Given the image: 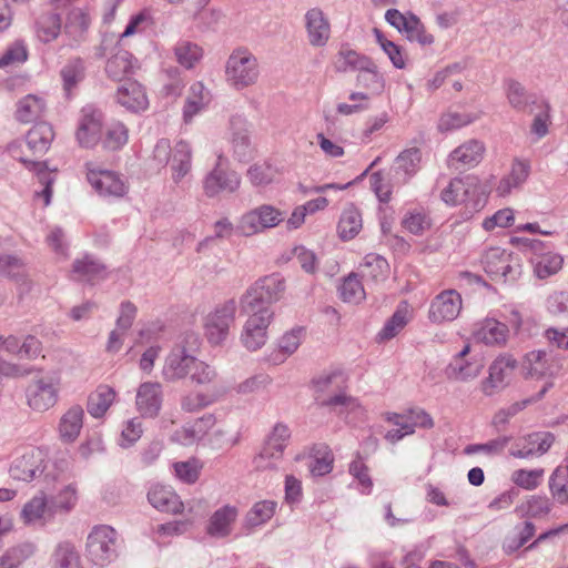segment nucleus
<instances>
[{
	"label": "nucleus",
	"mask_w": 568,
	"mask_h": 568,
	"mask_svg": "<svg viewBox=\"0 0 568 568\" xmlns=\"http://www.w3.org/2000/svg\"><path fill=\"white\" fill-rule=\"evenodd\" d=\"M409 41H416L422 45H429L434 42V37L426 32V29L419 18L408 13V21L403 32Z\"/></svg>",
	"instance_id": "nucleus-57"
},
{
	"label": "nucleus",
	"mask_w": 568,
	"mask_h": 568,
	"mask_svg": "<svg viewBox=\"0 0 568 568\" xmlns=\"http://www.w3.org/2000/svg\"><path fill=\"white\" fill-rule=\"evenodd\" d=\"M51 511L57 514H69L74 509L78 503V488L75 484L64 486L50 500Z\"/></svg>",
	"instance_id": "nucleus-50"
},
{
	"label": "nucleus",
	"mask_w": 568,
	"mask_h": 568,
	"mask_svg": "<svg viewBox=\"0 0 568 568\" xmlns=\"http://www.w3.org/2000/svg\"><path fill=\"white\" fill-rule=\"evenodd\" d=\"M555 443L550 432H534L519 438L510 448L509 454L515 458L528 459L545 455Z\"/></svg>",
	"instance_id": "nucleus-15"
},
{
	"label": "nucleus",
	"mask_w": 568,
	"mask_h": 568,
	"mask_svg": "<svg viewBox=\"0 0 568 568\" xmlns=\"http://www.w3.org/2000/svg\"><path fill=\"white\" fill-rule=\"evenodd\" d=\"M128 128L122 122L114 121L106 125L104 133L101 134L100 142L104 150L118 151L128 143Z\"/></svg>",
	"instance_id": "nucleus-46"
},
{
	"label": "nucleus",
	"mask_w": 568,
	"mask_h": 568,
	"mask_svg": "<svg viewBox=\"0 0 568 568\" xmlns=\"http://www.w3.org/2000/svg\"><path fill=\"white\" fill-rule=\"evenodd\" d=\"M547 392V387H544L536 397H532V398H527V399H524V400H520V402H516L514 404H511L510 406L506 407V408H501L499 409L494 418H493V424L494 426L496 427H499V426H505L509 419L511 417H514L515 415H517L519 412H521L523 409H525L530 403L532 402H536L538 399H540L545 393Z\"/></svg>",
	"instance_id": "nucleus-59"
},
{
	"label": "nucleus",
	"mask_w": 568,
	"mask_h": 568,
	"mask_svg": "<svg viewBox=\"0 0 568 568\" xmlns=\"http://www.w3.org/2000/svg\"><path fill=\"white\" fill-rule=\"evenodd\" d=\"M442 200L449 205L466 203L479 211L486 203L485 193L475 179H453L442 192Z\"/></svg>",
	"instance_id": "nucleus-9"
},
{
	"label": "nucleus",
	"mask_w": 568,
	"mask_h": 568,
	"mask_svg": "<svg viewBox=\"0 0 568 568\" xmlns=\"http://www.w3.org/2000/svg\"><path fill=\"white\" fill-rule=\"evenodd\" d=\"M303 337L304 328L300 326L284 333L277 342L278 351L274 354L272 361L275 364L283 363L288 356L297 351Z\"/></svg>",
	"instance_id": "nucleus-42"
},
{
	"label": "nucleus",
	"mask_w": 568,
	"mask_h": 568,
	"mask_svg": "<svg viewBox=\"0 0 568 568\" xmlns=\"http://www.w3.org/2000/svg\"><path fill=\"white\" fill-rule=\"evenodd\" d=\"M116 101L133 112L145 110L148 106V98L143 87L131 80L125 81L118 88Z\"/></svg>",
	"instance_id": "nucleus-30"
},
{
	"label": "nucleus",
	"mask_w": 568,
	"mask_h": 568,
	"mask_svg": "<svg viewBox=\"0 0 568 568\" xmlns=\"http://www.w3.org/2000/svg\"><path fill=\"white\" fill-rule=\"evenodd\" d=\"M407 322V310L397 308L378 333L379 341H388L395 337L405 327Z\"/></svg>",
	"instance_id": "nucleus-62"
},
{
	"label": "nucleus",
	"mask_w": 568,
	"mask_h": 568,
	"mask_svg": "<svg viewBox=\"0 0 568 568\" xmlns=\"http://www.w3.org/2000/svg\"><path fill=\"white\" fill-rule=\"evenodd\" d=\"M214 424L215 418L213 415H205L176 429L172 435V440L183 446H191L202 439Z\"/></svg>",
	"instance_id": "nucleus-27"
},
{
	"label": "nucleus",
	"mask_w": 568,
	"mask_h": 568,
	"mask_svg": "<svg viewBox=\"0 0 568 568\" xmlns=\"http://www.w3.org/2000/svg\"><path fill=\"white\" fill-rule=\"evenodd\" d=\"M85 170L88 182L101 197L115 200L128 193L126 182L116 172L101 169L92 162L85 164Z\"/></svg>",
	"instance_id": "nucleus-8"
},
{
	"label": "nucleus",
	"mask_w": 568,
	"mask_h": 568,
	"mask_svg": "<svg viewBox=\"0 0 568 568\" xmlns=\"http://www.w3.org/2000/svg\"><path fill=\"white\" fill-rule=\"evenodd\" d=\"M544 474L545 470L542 468L517 469L511 473L510 479L523 489L534 490L540 485Z\"/></svg>",
	"instance_id": "nucleus-60"
},
{
	"label": "nucleus",
	"mask_w": 568,
	"mask_h": 568,
	"mask_svg": "<svg viewBox=\"0 0 568 568\" xmlns=\"http://www.w3.org/2000/svg\"><path fill=\"white\" fill-rule=\"evenodd\" d=\"M484 143L478 140H469L456 148L448 159L450 166L456 169H466L477 165L484 156Z\"/></svg>",
	"instance_id": "nucleus-26"
},
{
	"label": "nucleus",
	"mask_w": 568,
	"mask_h": 568,
	"mask_svg": "<svg viewBox=\"0 0 568 568\" xmlns=\"http://www.w3.org/2000/svg\"><path fill=\"white\" fill-rule=\"evenodd\" d=\"M277 169L268 162L255 163L247 170V178L255 186H264L272 183L276 175Z\"/></svg>",
	"instance_id": "nucleus-58"
},
{
	"label": "nucleus",
	"mask_w": 568,
	"mask_h": 568,
	"mask_svg": "<svg viewBox=\"0 0 568 568\" xmlns=\"http://www.w3.org/2000/svg\"><path fill=\"white\" fill-rule=\"evenodd\" d=\"M103 121L102 111L94 105L88 104L81 109L75 138L82 148L91 149L100 143Z\"/></svg>",
	"instance_id": "nucleus-14"
},
{
	"label": "nucleus",
	"mask_w": 568,
	"mask_h": 568,
	"mask_svg": "<svg viewBox=\"0 0 568 568\" xmlns=\"http://www.w3.org/2000/svg\"><path fill=\"white\" fill-rule=\"evenodd\" d=\"M344 383L343 374L339 372L320 376L315 381V387L318 393L316 398L321 402V405L331 407L338 414L358 407L357 400L344 393Z\"/></svg>",
	"instance_id": "nucleus-4"
},
{
	"label": "nucleus",
	"mask_w": 568,
	"mask_h": 568,
	"mask_svg": "<svg viewBox=\"0 0 568 568\" xmlns=\"http://www.w3.org/2000/svg\"><path fill=\"white\" fill-rule=\"evenodd\" d=\"M85 556L95 566L105 567L118 557V534L109 525L94 526L87 537Z\"/></svg>",
	"instance_id": "nucleus-3"
},
{
	"label": "nucleus",
	"mask_w": 568,
	"mask_h": 568,
	"mask_svg": "<svg viewBox=\"0 0 568 568\" xmlns=\"http://www.w3.org/2000/svg\"><path fill=\"white\" fill-rule=\"evenodd\" d=\"M372 59L361 54L357 51L342 47L334 60V69L336 72L346 73L353 71H362L371 65Z\"/></svg>",
	"instance_id": "nucleus-37"
},
{
	"label": "nucleus",
	"mask_w": 568,
	"mask_h": 568,
	"mask_svg": "<svg viewBox=\"0 0 568 568\" xmlns=\"http://www.w3.org/2000/svg\"><path fill=\"white\" fill-rule=\"evenodd\" d=\"M45 109L43 99L36 94H28L19 100L16 116L20 122L29 123L39 119Z\"/></svg>",
	"instance_id": "nucleus-44"
},
{
	"label": "nucleus",
	"mask_w": 568,
	"mask_h": 568,
	"mask_svg": "<svg viewBox=\"0 0 568 568\" xmlns=\"http://www.w3.org/2000/svg\"><path fill=\"white\" fill-rule=\"evenodd\" d=\"M260 63L255 54L245 47L235 48L224 67L226 83L234 90H243L257 83Z\"/></svg>",
	"instance_id": "nucleus-2"
},
{
	"label": "nucleus",
	"mask_w": 568,
	"mask_h": 568,
	"mask_svg": "<svg viewBox=\"0 0 568 568\" xmlns=\"http://www.w3.org/2000/svg\"><path fill=\"white\" fill-rule=\"evenodd\" d=\"M72 272L79 281L94 283L105 276V266L91 255L73 262Z\"/></svg>",
	"instance_id": "nucleus-39"
},
{
	"label": "nucleus",
	"mask_w": 568,
	"mask_h": 568,
	"mask_svg": "<svg viewBox=\"0 0 568 568\" xmlns=\"http://www.w3.org/2000/svg\"><path fill=\"white\" fill-rule=\"evenodd\" d=\"M359 275L368 281H383L387 277L388 263L377 254H367L358 267Z\"/></svg>",
	"instance_id": "nucleus-45"
},
{
	"label": "nucleus",
	"mask_w": 568,
	"mask_h": 568,
	"mask_svg": "<svg viewBox=\"0 0 568 568\" xmlns=\"http://www.w3.org/2000/svg\"><path fill=\"white\" fill-rule=\"evenodd\" d=\"M549 491L559 505H568V466H558L549 477Z\"/></svg>",
	"instance_id": "nucleus-49"
},
{
	"label": "nucleus",
	"mask_w": 568,
	"mask_h": 568,
	"mask_svg": "<svg viewBox=\"0 0 568 568\" xmlns=\"http://www.w3.org/2000/svg\"><path fill=\"white\" fill-rule=\"evenodd\" d=\"M195 358L184 345L174 346L165 358L162 369L164 379L174 382L189 376Z\"/></svg>",
	"instance_id": "nucleus-20"
},
{
	"label": "nucleus",
	"mask_w": 568,
	"mask_h": 568,
	"mask_svg": "<svg viewBox=\"0 0 568 568\" xmlns=\"http://www.w3.org/2000/svg\"><path fill=\"white\" fill-rule=\"evenodd\" d=\"M48 467L47 456L40 448H30L21 456L16 457L9 468L12 479L30 483L43 476L47 483L55 481L58 475L45 473Z\"/></svg>",
	"instance_id": "nucleus-6"
},
{
	"label": "nucleus",
	"mask_w": 568,
	"mask_h": 568,
	"mask_svg": "<svg viewBox=\"0 0 568 568\" xmlns=\"http://www.w3.org/2000/svg\"><path fill=\"white\" fill-rule=\"evenodd\" d=\"M551 510V503L548 497L534 495L525 503L517 506L516 511L520 517L539 518L548 515Z\"/></svg>",
	"instance_id": "nucleus-52"
},
{
	"label": "nucleus",
	"mask_w": 568,
	"mask_h": 568,
	"mask_svg": "<svg viewBox=\"0 0 568 568\" xmlns=\"http://www.w3.org/2000/svg\"><path fill=\"white\" fill-rule=\"evenodd\" d=\"M51 505L44 491L40 490L24 504L20 511V519L27 526L43 527L54 518Z\"/></svg>",
	"instance_id": "nucleus-21"
},
{
	"label": "nucleus",
	"mask_w": 568,
	"mask_h": 568,
	"mask_svg": "<svg viewBox=\"0 0 568 568\" xmlns=\"http://www.w3.org/2000/svg\"><path fill=\"white\" fill-rule=\"evenodd\" d=\"M230 130L234 154L240 161L246 160L252 153L251 131L247 120L241 114L233 115L230 119Z\"/></svg>",
	"instance_id": "nucleus-25"
},
{
	"label": "nucleus",
	"mask_w": 568,
	"mask_h": 568,
	"mask_svg": "<svg viewBox=\"0 0 568 568\" xmlns=\"http://www.w3.org/2000/svg\"><path fill=\"white\" fill-rule=\"evenodd\" d=\"M85 61L80 57L70 58L60 70L63 89L71 93L85 78Z\"/></svg>",
	"instance_id": "nucleus-41"
},
{
	"label": "nucleus",
	"mask_w": 568,
	"mask_h": 568,
	"mask_svg": "<svg viewBox=\"0 0 568 568\" xmlns=\"http://www.w3.org/2000/svg\"><path fill=\"white\" fill-rule=\"evenodd\" d=\"M284 220V214L276 207L263 204L243 214L236 230L244 236H251L266 229L278 225Z\"/></svg>",
	"instance_id": "nucleus-11"
},
{
	"label": "nucleus",
	"mask_w": 568,
	"mask_h": 568,
	"mask_svg": "<svg viewBox=\"0 0 568 568\" xmlns=\"http://www.w3.org/2000/svg\"><path fill=\"white\" fill-rule=\"evenodd\" d=\"M339 295L344 302L358 303L365 297V290L357 274L348 275L339 286Z\"/></svg>",
	"instance_id": "nucleus-61"
},
{
	"label": "nucleus",
	"mask_w": 568,
	"mask_h": 568,
	"mask_svg": "<svg viewBox=\"0 0 568 568\" xmlns=\"http://www.w3.org/2000/svg\"><path fill=\"white\" fill-rule=\"evenodd\" d=\"M276 503L263 500L256 503L246 515V521L250 526H258L267 521L275 513Z\"/></svg>",
	"instance_id": "nucleus-63"
},
{
	"label": "nucleus",
	"mask_w": 568,
	"mask_h": 568,
	"mask_svg": "<svg viewBox=\"0 0 568 568\" xmlns=\"http://www.w3.org/2000/svg\"><path fill=\"white\" fill-rule=\"evenodd\" d=\"M284 290L283 276L271 274L258 278L240 297L241 312L248 315L240 336L246 349L254 352L266 343L267 328L274 317L271 305L282 297Z\"/></svg>",
	"instance_id": "nucleus-1"
},
{
	"label": "nucleus",
	"mask_w": 568,
	"mask_h": 568,
	"mask_svg": "<svg viewBox=\"0 0 568 568\" xmlns=\"http://www.w3.org/2000/svg\"><path fill=\"white\" fill-rule=\"evenodd\" d=\"M84 410L80 405L71 406L62 414L58 424L59 438L63 443H73L78 439L83 427Z\"/></svg>",
	"instance_id": "nucleus-28"
},
{
	"label": "nucleus",
	"mask_w": 568,
	"mask_h": 568,
	"mask_svg": "<svg viewBox=\"0 0 568 568\" xmlns=\"http://www.w3.org/2000/svg\"><path fill=\"white\" fill-rule=\"evenodd\" d=\"M148 499L154 508L161 511L179 514L183 509L180 497L169 486H152L148 493Z\"/></svg>",
	"instance_id": "nucleus-32"
},
{
	"label": "nucleus",
	"mask_w": 568,
	"mask_h": 568,
	"mask_svg": "<svg viewBox=\"0 0 568 568\" xmlns=\"http://www.w3.org/2000/svg\"><path fill=\"white\" fill-rule=\"evenodd\" d=\"M132 70V54L124 50H120L114 53L105 64L106 75L114 81L125 79Z\"/></svg>",
	"instance_id": "nucleus-48"
},
{
	"label": "nucleus",
	"mask_w": 568,
	"mask_h": 568,
	"mask_svg": "<svg viewBox=\"0 0 568 568\" xmlns=\"http://www.w3.org/2000/svg\"><path fill=\"white\" fill-rule=\"evenodd\" d=\"M357 85L367 89L372 94H379L385 87L384 77L378 72L377 65L371 61L367 69H363L356 77Z\"/></svg>",
	"instance_id": "nucleus-54"
},
{
	"label": "nucleus",
	"mask_w": 568,
	"mask_h": 568,
	"mask_svg": "<svg viewBox=\"0 0 568 568\" xmlns=\"http://www.w3.org/2000/svg\"><path fill=\"white\" fill-rule=\"evenodd\" d=\"M530 165L527 161L515 160L508 175L504 176L497 185L496 192L499 196H506L513 190L519 189L529 176Z\"/></svg>",
	"instance_id": "nucleus-36"
},
{
	"label": "nucleus",
	"mask_w": 568,
	"mask_h": 568,
	"mask_svg": "<svg viewBox=\"0 0 568 568\" xmlns=\"http://www.w3.org/2000/svg\"><path fill=\"white\" fill-rule=\"evenodd\" d=\"M18 160L24 164V166L34 172L38 182L43 185L40 192H36L38 197H43L44 205L48 206L51 202L52 196V184L55 181L54 171L49 170L47 162L36 161L27 155L18 158Z\"/></svg>",
	"instance_id": "nucleus-29"
},
{
	"label": "nucleus",
	"mask_w": 568,
	"mask_h": 568,
	"mask_svg": "<svg viewBox=\"0 0 568 568\" xmlns=\"http://www.w3.org/2000/svg\"><path fill=\"white\" fill-rule=\"evenodd\" d=\"M517 241H520L525 247L532 252L530 262L538 278H548L561 270L562 256L551 251H545L544 242L531 239H517Z\"/></svg>",
	"instance_id": "nucleus-12"
},
{
	"label": "nucleus",
	"mask_w": 568,
	"mask_h": 568,
	"mask_svg": "<svg viewBox=\"0 0 568 568\" xmlns=\"http://www.w3.org/2000/svg\"><path fill=\"white\" fill-rule=\"evenodd\" d=\"M192 168V149L185 141H180L173 149L171 170L174 183H180Z\"/></svg>",
	"instance_id": "nucleus-38"
},
{
	"label": "nucleus",
	"mask_w": 568,
	"mask_h": 568,
	"mask_svg": "<svg viewBox=\"0 0 568 568\" xmlns=\"http://www.w3.org/2000/svg\"><path fill=\"white\" fill-rule=\"evenodd\" d=\"M462 310V296L455 290H447L438 294L429 307V320L433 323L454 321Z\"/></svg>",
	"instance_id": "nucleus-19"
},
{
	"label": "nucleus",
	"mask_w": 568,
	"mask_h": 568,
	"mask_svg": "<svg viewBox=\"0 0 568 568\" xmlns=\"http://www.w3.org/2000/svg\"><path fill=\"white\" fill-rule=\"evenodd\" d=\"M422 152L417 148L404 150L396 158L392 172L394 183L405 185L418 172L420 168Z\"/></svg>",
	"instance_id": "nucleus-24"
},
{
	"label": "nucleus",
	"mask_w": 568,
	"mask_h": 568,
	"mask_svg": "<svg viewBox=\"0 0 568 568\" xmlns=\"http://www.w3.org/2000/svg\"><path fill=\"white\" fill-rule=\"evenodd\" d=\"M37 34L42 42H50L58 38L61 30V19L55 12L41 14L37 20Z\"/></svg>",
	"instance_id": "nucleus-51"
},
{
	"label": "nucleus",
	"mask_w": 568,
	"mask_h": 568,
	"mask_svg": "<svg viewBox=\"0 0 568 568\" xmlns=\"http://www.w3.org/2000/svg\"><path fill=\"white\" fill-rule=\"evenodd\" d=\"M363 221L359 211L354 205H348L342 212L338 222V234L342 240L354 239L362 230Z\"/></svg>",
	"instance_id": "nucleus-47"
},
{
	"label": "nucleus",
	"mask_w": 568,
	"mask_h": 568,
	"mask_svg": "<svg viewBox=\"0 0 568 568\" xmlns=\"http://www.w3.org/2000/svg\"><path fill=\"white\" fill-rule=\"evenodd\" d=\"M305 28L311 45L324 47L328 42L331 24L320 8H312L306 11Z\"/></svg>",
	"instance_id": "nucleus-23"
},
{
	"label": "nucleus",
	"mask_w": 568,
	"mask_h": 568,
	"mask_svg": "<svg viewBox=\"0 0 568 568\" xmlns=\"http://www.w3.org/2000/svg\"><path fill=\"white\" fill-rule=\"evenodd\" d=\"M211 102V93L202 82H194L187 92L183 106V120L190 123L195 115L205 110Z\"/></svg>",
	"instance_id": "nucleus-34"
},
{
	"label": "nucleus",
	"mask_w": 568,
	"mask_h": 568,
	"mask_svg": "<svg viewBox=\"0 0 568 568\" xmlns=\"http://www.w3.org/2000/svg\"><path fill=\"white\" fill-rule=\"evenodd\" d=\"M476 120L470 113L447 112L443 114L438 122V129L442 132L460 129Z\"/></svg>",
	"instance_id": "nucleus-64"
},
{
	"label": "nucleus",
	"mask_w": 568,
	"mask_h": 568,
	"mask_svg": "<svg viewBox=\"0 0 568 568\" xmlns=\"http://www.w3.org/2000/svg\"><path fill=\"white\" fill-rule=\"evenodd\" d=\"M115 390L108 385H99L88 398L87 409L94 418L102 417L115 399Z\"/></svg>",
	"instance_id": "nucleus-40"
},
{
	"label": "nucleus",
	"mask_w": 568,
	"mask_h": 568,
	"mask_svg": "<svg viewBox=\"0 0 568 568\" xmlns=\"http://www.w3.org/2000/svg\"><path fill=\"white\" fill-rule=\"evenodd\" d=\"M222 156H219L217 163L203 181L204 193L209 197H214L221 192H235L241 184L240 175L234 171H227L222 168Z\"/></svg>",
	"instance_id": "nucleus-16"
},
{
	"label": "nucleus",
	"mask_w": 568,
	"mask_h": 568,
	"mask_svg": "<svg viewBox=\"0 0 568 568\" xmlns=\"http://www.w3.org/2000/svg\"><path fill=\"white\" fill-rule=\"evenodd\" d=\"M54 138L52 126L47 122L33 125L26 135L24 144L33 155H43Z\"/></svg>",
	"instance_id": "nucleus-35"
},
{
	"label": "nucleus",
	"mask_w": 568,
	"mask_h": 568,
	"mask_svg": "<svg viewBox=\"0 0 568 568\" xmlns=\"http://www.w3.org/2000/svg\"><path fill=\"white\" fill-rule=\"evenodd\" d=\"M28 59V50L23 41H14L9 44L0 55V69L14 68Z\"/></svg>",
	"instance_id": "nucleus-56"
},
{
	"label": "nucleus",
	"mask_w": 568,
	"mask_h": 568,
	"mask_svg": "<svg viewBox=\"0 0 568 568\" xmlns=\"http://www.w3.org/2000/svg\"><path fill=\"white\" fill-rule=\"evenodd\" d=\"M508 332L506 324L495 318H485L476 325L474 337L486 345H504Z\"/></svg>",
	"instance_id": "nucleus-33"
},
{
	"label": "nucleus",
	"mask_w": 568,
	"mask_h": 568,
	"mask_svg": "<svg viewBox=\"0 0 568 568\" xmlns=\"http://www.w3.org/2000/svg\"><path fill=\"white\" fill-rule=\"evenodd\" d=\"M54 568H82L75 547L70 542H61L53 554Z\"/></svg>",
	"instance_id": "nucleus-55"
},
{
	"label": "nucleus",
	"mask_w": 568,
	"mask_h": 568,
	"mask_svg": "<svg viewBox=\"0 0 568 568\" xmlns=\"http://www.w3.org/2000/svg\"><path fill=\"white\" fill-rule=\"evenodd\" d=\"M505 91L508 103L517 111H525L530 103L535 102L524 85L516 80H507Z\"/></svg>",
	"instance_id": "nucleus-53"
},
{
	"label": "nucleus",
	"mask_w": 568,
	"mask_h": 568,
	"mask_svg": "<svg viewBox=\"0 0 568 568\" xmlns=\"http://www.w3.org/2000/svg\"><path fill=\"white\" fill-rule=\"evenodd\" d=\"M291 437V430L287 425L277 423L267 436L261 453L254 458V464L258 469L273 468L276 462L282 459L284 449Z\"/></svg>",
	"instance_id": "nucleus-13"
},
{
	"label": "nucleus",
	"mask_w": 568,
	"mask_h": 568,
	"mask_svg": "<svg viewBox=\"0 0 568 568\" xmlns=\"http://www.w3.org/2000/svg\"><path fill=\"white\" fill-rule=\"evenodd\" d=\"M174 57L185 69L194 68L203 58V49L195 42L179 40L173 48Z\"/></svg>",
	"instance_id": "nucleus-43"
},
{
	"label": "nucleus",
	"mask_w": 568,
	"mask_h": 568,
	"mask_svg": "<svg viewBox=\"0 0 568 568\" xmlns=\"http://www.w3.org/2000/svg\"><path fill=\"white\" fill-rule=\"evenodd\" d=\"M237 303L234 298L217 304L203 318V329L207 342L219 346L224 344L235 322Z\"/></svg>",
	"instance_id": "nucleus-5"
},
{
	"label": "nucleus",
	"mask_w": 568,
	"mask_h": 568,
	"mask_svg": "<svg viewBox=\"0 0 568 568\" xmlns=\"http://www.w3.org/2000/svg\"><path fill=\"white\" fill-rule=\"evenodd\" d=\"M484 271L493 281L514 282L521 273L517 256L501 247H490L481 256Z\"/></svg>",
	"instance_id": "nucleus-7"
},
{
	"label": "nucleus",
	"mask_w": 568,
	"mask_h": 568,
	"mask_svg": "<svg viewBox=\"0 0 568 568\" xmlns=\"http://www.w3.org/2000/svg\"><path fill=\"white\" fill-rule=\"evenodd\" d=\"M237 515V508L231 505L216 509L209 520L206 532L214 538L227 537L232 531V526Z\"/></svg>",
	"instance_id": "nucleus-31"
},
{
	"label": "nucleus",
	"mask_w": 568,
	"mask_h": 568,
	"mask_svg": "<svg viewBox=\"0 0 568 568\" xmlns=\"http://www.w3.org/2000/svg\"><path fill=\"white\" fill-rule=\"evenodd\" d=\"M517 367V361L508 354L498 356L489 366V375L481 382V390L490 396L495 390L503 388L514 371Z\"/></svg>",
	"instance_id": "nucleus-17"
},
{
	"label": "nucleus",
	"mask_w": 568,
	"mask_h": 568,
	"mask_svg": "<svg viewBox=\"0 0 568 568\" xmlns=\"http://www.w3.org/2000/svg\"><path fill=\"white\" fill-rule=\"evenodd\" d=\"M60 381L51 375L34 377L26 388L28 406L34 412H47L59 398Z\"/></svg>",
	"instance_id": "nucleus-10"
},
{
	"label": "nucleus",
	"mask_w": 568,
	"mask_h": 568,
	"mask_svg": "<svg viewBox=\"0 0 568 568\" xmlns=\"http://www.w3.org/2000/svg\"><path fill=\"white\" fill-rule=\"evenodd\" d=\"M162 386L160 383H142L136 392V409L143 417L154 418L162 407Z\"/></svg>",
	"instance_id": "nucleus-22"
},
{
	"label": "nucleus",
	"mask_w": 568,
	"mask_h": 568,
	"mask_svg": "<svg viewBox=\"0 0 568 568\" xmlns=\"http://www.w3.org/2000/svg\"><path fill=\"white\" fill-rule=\"evenodd\" d=\"M470 353V345L466 344L447 365L445 373L449 379L457 382H469L477 378L484 365L479 361L467 358Z\"/></svg>",
	"instance_id": "nucleus-18"
}]
</instances>
